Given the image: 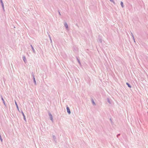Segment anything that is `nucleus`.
Wrapping results in <instances>:
<instances>
[{
  "label": "nucleus",
  "mask_w": 148,
  "mask_h": 148,
  "mask_svg": "<svg viewBox=\"0 0 148 148\" xmlns=\"http://www.w3.org/2000/svg\"><path fill=\"white\" fill-rule=\"evenodd\" d=\"M15 104H16V106L17 108H18V105H17V103H16V102H15Z\"/></svg>",
  "instance_id": "nucleus-6"
},
{
  "label": "nucleus",
  "mask_w": 148,
  "mask_h": 148,
  "mask_svg": "<svg viewBox=\"0 0 148 148\" xmlns=\"http://www.w3.org/2000/svg\"><path fill=\"white\" fill-rule=\"evenodd\" d=\"M126 84L127 85V86H128L130 87V88H131V86H130V84L128 83H126Z\"/></svg>",
  "instance_id": "nucleus-2"
},
{
  "label": "nucleus",
  "mask_w": 148,
  "mask_h": 148,
  "mask_svg": "<svg viewBox=\"0 0 148 148\" xmlns=\"http://www.w3.org/2000/svg\"><path fill=\"white\" fill-rule=\"evenodd\" d=\"M24 119L25 120V117H24Z\"/></svg>",
  "instance_id": "nucleus-10"
},
{
  "label": "nucleus",
  "mask_w": 148,
  "mask_h": 148,
  "mask_svg": "<svg viewBox=\"0 0 148 148\" xmlns=\"http://www.w3.org/2000/svg\"><path fill=\"white\" fill-rule=\"evenodd\" d=\"M23 116H24V117H25V115H24V113H23Z\"/></svg>",
  "instance_id": "nucleus-7"
},
{
  "label": "nucleus",
  "mask_w": 148,
  "mask_h": 148,
  "mask_svg": "<svg viewBox=\"0 0 148 148\" xmlns=\"http://www.w3.org/2000/svg\"><path fill=\"white\" fill-rule=\"evenodd\" d=\"M34 82H36V81H35V78H34Z\"/></svg>",
  "instance_id": "nucleus-9"
},
{
  "label": "nucleus",
  "mask_w": 148,
  "mask_h": 148,
  "mask_svg": "<svg viewBox=\"0 0 148 148\" xmlns=\"http://www.w3.org/2000/svg\"><path fill=\"white\" fill-rule=\"evenodd\" d=\"M64 25L65 27H66V28H68V25L66 23H65L64 24Z\"/></svg>",
  "instance_id": "nucleus-3"
},
{
  "label": "nucleus",
  "mask_w": 148,
  "mask_h": 148,
  "mask_svg": "<svg viewBox=\"0 0 148 148\" xmlns=\"http://www.w3.org/2000/svg\"><path fill=\"white\" fill-rule=\"evenodd\" d=\"M50 116H51V120H52V116L51 115H50Z\"/></svg>",
  "instance_id": "nucleus-5"
},
{
  "label": "nucleus",
  "mask_w": 148,
  "mask_h": 148,
  "mask_svg": "<svg viewBox=\"0 0 148 148\" xmlns=\"http://www.w3.org/2000/svg\"><path fill=\"white\" fill-rule=\"evenodd\" d=\"M92 102H93V104H95V103L94 102V101H93Z\"/></svg>",
  "instance_id": "nucleus-8"
},
{
  "label": "nucleus",
  "mask_w": 148,
  "mask_h": 148,
  "mask_svg": "<svg viewBox=\"0 0 148 148\" xmlns=\"http://www.w3.org/2000/svg\"><path fill=\"white\" fill-rule=\"evenodd\" d=\"M66 108H67V112L69 114H70L71 113V112L70 111V109L69 108V107H67Z\"/></svg>",
  "instance_id": "nucleus-1"
},
{
  "label": "nucleus",
  "mask_w": 148,
  "mask_h": 148,
  "mask_svg": "<svg viewBox=\"0 0 148 148\" xmlns=\"http://www.w3.org/2000/svg\"><path fill=\"white\" fill-rule=\"evenodd\" d=\"M110 0V1H112V0Z\"/></svg>",
  "instance_id": "nucleus-11"
},
{
  "label": "nucleus",
  "mask_w": 148,
  "mask_h": 148,
  "mask_svg": "<svg viewBox=\"0 0 148 148\" xmlns=\"http://www.w3.org/2000/svg\"><path fill=\"white\" fill-rule=\"evenodd\" d=\"M121 4L122 7H123V3L122 2H121Z\"/></svg>",
  "instance_id": "nucleus-4"
}]
</instances>
